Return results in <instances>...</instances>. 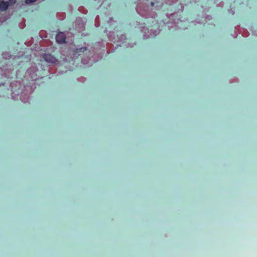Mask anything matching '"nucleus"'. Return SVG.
Instances as JSON below:
<instances>
[{
  "label": "nucleus",
  "mask_w": 257,
  "mask_h": 257,
  "mask_svg": "<svg viewBox=\"0 0 257 257\" xmlns=\"http://www.w3.org/2000/svg\"><path fill=\"white\" fill-rule=\"evenodd\" d=\"M9 6L8 2H3L2 0H0V10L2 11H6Z\"/></svg>",
  "instance_id": "obj_9"
},
{
  "label": "nucleus",
  "mask_w": 257,
  "mask_h": 257,
  "mask_svg": "<svg viewBox=\"0 0 257 257\" xmlns=\"http://www.w3.org/2000/svg\"><path fill=\"white\" fill-rule=\"evenodd\" d=\"M85 51H86V47H80L72 48L71 52L73 56V57L74 58L80 55L81 53L84 52Z\"/></svg>",
  "instance_id": "obj_5"
},
{
  "label": "nucleus",
  "mask_w": 257,
  "mask_h": 257,
  "mask_svg": "<svg viewBox=\"0 0 257 257\" xmlns=\"http://www.w3.org/2000/svg\"><path fill=\"white\" fill-rule=\"evenodd\" d=\"M37 0H26L25 1V3L27 4H31V3H33L35 2H36Z\"/></svg>",
  "instance_id": "obj_11"
},
{
  "label": "nucleus",
  "mask_w": 257,
  "mask_h": 257,
  "mask_svg": "<svg viewBox=\"0 0 257 257\" xmlns=\"http://www.w3.org/2000/svg\"><path fill=\"white\" fill-rule=\"evenodd\" d=\"M135 45V43H126L125 46H126V48H129V47L132 48V47H133Z\"/></svg>",
  "instance_id": "obj_10"
},
{
  "label": "nucleus",
  "mask_w": 257,
  "mask_h": 257,
  "mask_svg": "<svg viewBox=\"0 0 257 257\" xmlns=\"http://www.w3.org/2000/svg\"><path fill=\"white\" fill-rule=\"evenodd\" d=\"M36 71V68L35 67H32L27 70V74L30 75L31 78L32 79L35 80L37 79V75L35 74Z\"/></svg>",
  "instance_id": "obj_8"
},
{
  "label": "nucleus",
  "mask_w": 257,
  "mask_h": 257,
  "mask_svg": "<svg viewBox=\"0 0 257 257\" xmlns=\"http://www.w3.org/2000/svg\"><path fill=\"white\" fill-rule=\"evenodd\" d=\"M112 21V19L111 18H109V21Z\"/></svg>",
  "instance_id": "obj_13"
},
{
  "label": "nucleus",
  "mask_w": 257,
  "mask_h": 257,
  "mask_svg": "<svg viewBox=\"0 0 257 257\" xmlns=\"http://www.w3.org/2000/svg\"><path fill=\"white\" fill-rule=\"evenodd\" d=\"M152 22H153V23H155V24H157L156 22V21H155L154 20H153V21H152Z\"/></svg>",
  "instance_id": "obj_12"
},
{
  "label": "nucleus",
  "mask_w": 257,
  "mask_h": 257,
  "mask_svg": "<svg viewBox=\"0 0 257 257\" xmlns=\"http://www.w3.org/2000/svg\"><path fill=\"white\" fill-rule=\"evenodd\" d=\"M116 38L115 37L112 36L110 33L108 35V38L110 41H113V42H122V44L124 43H126L124 42V40L126 39V37L120 34L119 32H116Z\"/></svg>",
  "instance_id": "obj_3"
},
{
  "label": "nucleus",
  "mask_w": 257,
  "mask_h": 257,
  "mask_svg": "<svg viewBox=\"0 0 257 257\" xmlns=\"http://www.w3.org/2000/svg\"><path fill=\"white\" fill-rule=\"evenodd\" d=\"M43 58L48 63L54 64L57 62V59L51 54H44Z\"/></svg>",
  "instance_id": "obj_6"
},
{
  "label": "nucleus",
  "mask_w": 257,
  "mask_h": 257,
  "mask_svg": "<svg viewBox=\"0 0 257 257\" xmlns=\"http://www.w3.org/2000/svg\"><path fill=\"white\" fill-rule=\"evenodd\" d=\"M161 3L156 1L141 0L138 2L136 10L142 17L146 19L151 18L154 19L156 14L154 10H157L161 7Z\"/></svg>",
  "instance_id": "obj_1"
},
{
  "label": "nucleus",
  "mask_w": 257,
  "mask_h": 257,
  "mask_svg": "<svg viewBox=\"0 0 257 257\" xmlns=\"http://www.w3.org/2000/svg\"><path fill=\"white\" fill-rule=\"evenodd\" d=\"M66 36L63 32H60L56 36V41L59 44L64 43L65 42Z\"/></svg>",
  "instance_id": "obj_7"
},
{
  "label": "nucleus",
  "mask_w": 257,
  "mask_h": 257,
  "mask_svg": "<svg viewBox=\"0 0 257 257\" xmlns=\"http://www.w3.org/2000/svg\"><path fill=\"white\" fill-rule=\"evenodd\" d=\"M12 98L17 100L19 98L24 103L28 102L29 95L32 92V88L27 86L22 90V84L19 82L12 83L11 84Z\"/></svg>",
  "instance_id": "obj_2"
},
{
  "label": "nucleus",
  "mask_w": 257,
  "mask_h": 257,
  "mask_svg": "<svg viewBox=\"0 0 257 257\" xmlns=\"http://www.w3.org/2000/svg\"><path fill=\"white\" fill-rule=\"evenodd\" d=\"M141 31L142 32H144L145 34L144 35V37L145 39H147V38H149L151 37H154V36L158 35L160 32L159 30L158 29H156V30H154L153 29H151L150 34L147 35L146 34V28L144 27H141Z\"/></svg>",
  "instance_id": "obj_4"
}]
</instances>
